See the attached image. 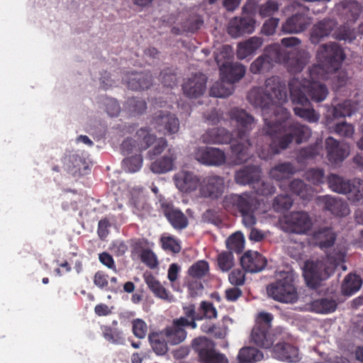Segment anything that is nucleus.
I'll use <instances>...</instances> for the list:
<instances>
[{
    "mask_svg": "<svg viewBox=\"0 0 363 363\" xmlns=\"http://www.w3.org/2000/svg\"><path fill=\"white\" fill-rule=\"evenodd\" d=\"M263 44V39L260 37H251L247 40L238 45L237 57L244 60L254 54Z\"/></svg>",
    "mask_w": 363,
    "mask_h": 363,
    "instance_id": "obj_34",
    "label": "nucleus"
},
{
    "mask_svg": "<svg viewBox=\"0 0 363 363\" xmlns=\"http://www.w3.org/2000/svg\"><path fill=\"white\" fill-rule=\"evenodd\" d=\"M339 6L342 8L347 22H354L362 12V7L356 1H344Z\"/></svg>",
    "mask_w": 363,
    "mask_h": 363,
    "instance_id": "obj_38",
    "label": "nucleus"
},
{
    "mask_svg": "<svg viewBox=\"0 0 363 363\" xmlns=\"http://www.w3.org/2000/svg\"><path fill=\"white\" fill-rule=\"evenodd\" d=\"M279 4L273 0H269L265 4H262L259 8V14L264 18L273 15L279 10Z\"/></svg>",
    "mask_w": 363,
    "mask_h": 363,
    "instance_id": "obj_63",
    "label": "nucleus"
},
{
    "mask_svg": "<svg viewBox=\"0 0 363 363\" xmlns=\"http://www.w3.org/2000/svg\"><path fill=\"white\" fill-rule=\"evenodd\" d=\"M356 31L347 25L340 26L334 33V38L338 40L352 41L356 38Z\"/></svg>",
    "mask_w": 363,
    "mask_h": 363,
    "instance_id": "obj_54",
    "label": "nucleus"
},
{
    "mask_svg": "<svg viewBox=\"0 0 363 363\" xmlns=\"http://www.w3.org/2000/svg\"><path fill=\"white\" fill-rule=\"evenodd\" d=\"M294 280L295 274L292 271L281 272L277 281L267 286V294L279 302H296L298 299V294Z\"/></svg>",
    "mask_w": 363,
    "mask_h": 363,
    "instance_id": "obj_6",
    "label": "nucleus"
},
{
    "mask_svg": "<svg viewBox=\"0 0 363 363\" xmlns=\"http://www.w3.org/2000/svg\"><path fill=\"white\" fill-rule=\"evenodd\" d=\"M132 332L138 339H144L147 333V323L140 318H136L132 321Z\"/></svg>",
    "mask_w": 363,
    "mask_h": 363,
    "instance_id": "obj_57",
    "label": "nucleus"
},
{
    "mask_svg": "<svg viewBox=\"0 0 363 363\" xmlns=\"http://www.w3.org/2000/svg\"><path fill=\"white\" fill-rule=\"evenodd\" d=\"M177 154L172 147L168 148L164 155L156 159L150 165V169L156 174H164L174 169Z\"/></svg>",
    "mask_w": 363,
    "mask_h": 363,
    "instance_id": "obj_27",
    "label": "nucleus"
},
{
    "mask_svg": "<svg viewBox=\"0 0 363 363\" xmlns=\"http://www.w3.org/2000/svg\"><path fill=\"white\" fill-rule=\"evenodd\" d=\"M311 226V219L306 212L294 211L285 217V228L289 233L305 234Z\"/></svg>",
    "mask_w": 363,
    "mask_h": 363,
    "instance_id": "obj_11",
    "label": "nucleus"
},
{
    "mask_svg": "<svg viewBox=\"0 0 363 363\" xmlns=\"http://www.w3.org/2000/svg\"><path fill=\"white\" fill-rule=\"evenodd\" d=\"M336 238L337 235L331 228H322L313 233L315 245L321 250H326L332 247Z\"/></svg>",
    "mask_w": 363,
    "mask_h": 363,
    "instance_id": "obj_32",
    "label": "nucleus"
},
{
    "mask_svg": "<svg viewBox=\"0 0 363 363\" xmlns=\"http://www.w3.org/2000/svg\"><path fill=\"white\" fill-rule=\"evenodd\" d=\"M160 206L164 216L176 230H183L188 226L187 217L173 204L167 201H160Z\"/></svg>",
    "mask_w": 363,
    "mask_h": 363,
    "instance_id": "obj_20",
    "label": "nucleus"
},
{
    "mask_svg": "<svg viewBox=\"0 0 363 363\" xmlns=\"http://www.w3.org/2000/svg\"><path fill=\"white\" fill-rule=\"evenodd\" d=\"M350 180L345 179L335 174H330L328 177V183L330 189L338 194H345L347 189L349 187Z\"/></svg>",
    "mask_w": 363,
    "mask_h": 363,
    "instance_id": "obj_45",
    "label": "nucleus"
},
{
    "mask_svg": "<svg viewBox=\"0 0 363 363\" xmlns=\"http://www.w3.org/2000/svg\"><path fill=\"white\" fill-rule=\"evenodd\" d=\"M135 137L138 138V150L140 152L147 150L151 145H154L153 147L147 152V157L151 160L160 155L168 146L166 139L163 138L157 139L155 135L150 133L147 128H142L138 130Z\"/></svg>",
    "mask_w": 363,
    "mask_h": 363,
    "instance_id": "obj_9",
    "label": "nucleus"
},
{
    "mask_svg": "<svg viewBox=\"0 0 363 363\" xmlns=\"http://www.w3.org/2000/svg\"><path fill=\"white\" fill-rule=\"evenodd\" d=\"M224 208L230 213L240 214L245 227H253L256 223L255 211L257 208V199L250 193L232 194L225 196L223 201Z\"/></svg>",
    "mask_w": 363,
    "mask_h": 363,
    "instance_id": "obj_5",
    "label": "nucleus"
},
{
    "mask_svg": "<svg viewBox=\"0 0 363 363\" xmlns=\"http://www.w3.org/2000/svg\"><path fill=\"white\" fill-rule=\"evenodd\" d=\"M207 77L205 74L198 72L186 78L183 84L184 94L190 99H196L203 95L206 89Z\"/></svg>",
    "mask_w": 363,
    "mask_h": 363,
    "instance_id": "obj_16",
    "label": "nucleus"
},
{
    "mask_svg": "<svg viewBox=\"0 0 363 363\" xmlns=\"http://www.w3.org/2000/svg\"><path fill=\"white\" fill-rule=\"evenodd\" d=\"M143 157L140 154L123 160V166L129 172H136L143 165Z\"/></svg>",
    "mask_w": 363,
    "mask_h": 363,
    "instance_id": "obj_55",
    "label": "nucleus"
},
{
    "mask_svg": "<svg viewBox=\"0 0 363 363\" xmlns=\"http://www.w3.org/2000/svg\"><path fill=\"white\" fill-rule=\"evenodd\" d=\"M202 141L206 144H228L233 141V137L225 128H214L202 135Z\"/></svg>",
    "mask_w": 363,
    "mask_h": 363,
    "instance_id": "obj_29",
    "label": "nucleus"
},
{
    "mask_svg": "<svg viewBox=\"0 0 363 363\" xmlns=\"http://www.w3.org/2000/svg\"><path fill=\"white\" fill-rule=\"evenodd\" d=\"M216 61L220 67L221 79L230 85L240 81L245 74L246 68L240 63L225 61L220 64L219 56L216 57Z\"/></svg>",
    "mask_w": 363,
    "mask_h": 363,
    "instance_id": "obj_14",
    "label": "nucleus"
},
{
    "mask_svg": "<svg viewBox=\"0 0 363 363\" xmlns=\"http://www.w3.org/2000/svg\"><path fill=\"white\" fill-rule=\"evenodd\" d=\"M255 23L254 9L246 4L242 7V16L235 17L229 21L228 33L233 38L250 34L255 29Z\"/></svg>",
    "mask_w": 363,
    "mask_h": 363,
    "instance_id": "obj_8",
    "label": "nucleus"
},
{
    "mask_svg": "<svg viewBox=\"0 0 363 363\" xmlns=\"http://www.w3.org/2000/svg\"><path fill=\"white\" fill-rule=\"evenodd\" d=\"M354 112L351 101L345 100L333 106L332 116L335 119L350 116Z\"/></svg>",
    "mask_w": 363,
    "mask_h": 363,
    "instance_id": "obj_48",
    "label": "nucleus"
},
{
    "mask_svg": "<svg viewBox=\"0 0 363 363\" xmlns=\"http://www.w3.org/2000/svg\"><path fill=\"white\" fill-rule=\"evenodd\" d=\"M187 319L179 318L173 320L172 324L163 330L167 341L172 345H179L186 337V331L184 328L187 327Z\"/></svg>",
    "mask_w": 363,
    "mask_h": 363,
    "instance_id": "obj_21",
    "label": "nucleus"
},
{
    "mask_svg": "<svg viewBox=\"0 0 363 363\" xmlns=\"http://www.w3.org/2000/svg\"><path fill=\"white\" fill-rule=\"evenodd\" d=\"M192 346L202 362L228 363L227 357L223 354L216 351L213 342L205 337L195 338Z\"/></svg>",
    "mask_w": 363,
    "mask_h": 363,
    "instance_id": "obj_10",
    "label": "nucleus"
},
{
    "mask_svg": "<svg viewBox=\"0 0 363 363\" xmlns=\"http://www.w3.org/2000/svg\"><path fill=\"white\" fill-rule=\"evenodd\" d=\"M148 340L152 350L157 355H163L168 351L167 338L163 330L152 332L148 335Z\"/></svg>",
    "mask_w": 363,
    "mask_h": 363,
    "instance_id": "obj_35",
    "label": "nucleus"
},
{
    "mask_svg": "<svg viewBox=\"0 0 363 363\" xmlns=\"http://www.w3.org/2000/svg\"><path fill=\"white\" fill-rule=\"evenodd\" d=\"M293 205V200L288 194H280L274 199L272 206L275 211H288Z\"/></svg>",
    "mask_w": 363,
    "mask_h": 363,
    "instance_id": "obj_49",
    "label": "nucleus"
},
{
    "mask_svg": "<svg viewBox=\"0 0 363 363\" xmlns=\"http://www.w3.org/2000/svg\"><path fill=\"white\" fill-rule=\"evenodd\" d=\"M295 172L296 169L293 164L289 162H284L272 167L270 169L269 174L273 179L281 181L294 174Z\"/></svg>",
    "mask_w": 363,
    "mask_h": 363,
    "instance_id": "obj_37",
    "label": "nucleus"
},
{
    "mask_svg": "<svg viewBox=\"0 0 363 363\" xmlns=\"http://www.w3.org/2000/svg\"><path fill=\"white\" fill-rule=\"evenodd\" d=\"M267 263V259L255 251H247L240 257V264L247 272H261L264 269Z\"/></svg>",
    "mask_w": 363,
    "mask_h": 363,
    "instance_id": "obj_22",
    "label": "nucleus"
},
{
    "mask_svg": "<svg viewBox=\"0 0 363 363\" xmlns=\"http://www.w3.org/2000/svg\"><path fill=\"white\" fill-rule=\"evenodd\" d=\"M224 82H217L211 88L210 94L211 96L217 98H225L232 94V90L230 88L225 87Z\"/></svg>",
    "mask_w": 363,
    "mask_h": 363,
    "instance_id": "obj_62",
    "label": "nucleus"
},
{
    "mask_svg": "<svg viewBox=\"0 0 363 363\" xmlns=\"http://www.w3.org/2000/svg\"><path fill=\"white\" fill-rule=\"evenodd\" d=\"M238 359L240 363H251L262 360L263 354L255 347H247L240 350Z\"/></svg>",
    "mask_w": 363,
    "mask_h": 363,
    "instance_id": "obj_43",
    "label": "nucleus"
},
{
    "mask_svg": "<svg viewBox=\"0 0 363 363\" xmlns=\"http://www.w3.org/2000/svg\"><path fill=\"white\" fill-rule=\"evenodd\" d=\"M327 158L331 164L342 163L350 154V148L346 144L340 143L332 137L325 140Z\"/></svg>",
    "mask_w": 363,
    "mask_h": 363,
    "instance_id": "obj_19",
    "label": "nucleus"
},
{
    "mask_svg": "<svg viewBox=\"0 0 363 363\" xmlns=\"http://www.w3.org/2000/svg\"><path fill=\"white\" fill-rule=\"evenodd\" d=\"M262 176V169L259 166L247 165L237 170L234 179L236 184L242 186L255 184L259 182Z\"/></svg>",
    "mask_w": 363,
    "mask_h": 363,
    "instance_id": "obj_24",
    "label": "nucleus"
},
{
    "mask_svg": "<svg viewBox=\"0 0 363 363\" xmlns=\"http://www.w3.org/2000/svg\"><path fill=\"white\" fill-rule=\"evenodd\" d=\"M299 84V79L296 77L289 83L291 101L296 105L294 107V114L309 123H316L319 121L320 115L314 109L308 96L298 89Z\"/></svg>",
    "mask_w": 363,
    "mask_h": 363,
    "instance_id": "obj_7",
    "label": "nucleus"
},
{
    "mask_svg": "<svg viewBox=\"0 0 363 363\" xmlns=\"http://www.w3.org/2000/svg\"><path fill=\"white\" fill-rule=\"evenodd\" d=\"M94 284L101 289L110 291H116V287L111 285L108 286V275L103 271H98L95 273L93 279Z\"/></svg>",
    "mask_w": 363,
    "mask_h": 363,
    "instance_id": "obj_53",
    "label": "nucleus"
},
{
    "mask_svg": "<svg viewBox=\"0 0 363 363\" xmlns=\"http://www.w3.org/2000/svg\"><path fill=\"white\" fill-rule=\"evenodd\" d=\"M194 157L200 163L208 166H221L225 163V152L216 147H199L195 152Z\"/></svg>",
    "mask_w": 363,
    "mask_h": 363,
    "instance_id": "obj_15",
    "label": "nucleus"
},
{
    "mask_svg": "<svg viewBox=\"0 0 363 363\" xmlns=\"http://www.w3.org/2000/svg\"><path fill=\"white\" fill-rule=\"evenodd\" d=\"M257 194L260 196H269L275 193L276 188L269 182H258L253 186Z\"/></svg>",
    "mask_w": 363,
    "mask_h": 363,
    "instance_id": "obj_60",
    "label": "nucleus"
},
{
    "mask_svg": "<svg viewBox=\"0 0 363 363\" xmlns=\"http://www.w3.org/2000/svg\"><path fill=\"white\" fill-rule=\"evenodd\" d=\"M230 123L235 126L236 138L231 145V151L239 162L248 159V150L252 146L249 134L255 125L254 117L245 110L239 108H232L228 113Z\"/></svg>",
    "mask_w": 363,
    "mask_h": 363,
    "instance_id": "obj_4",
    "label": "nucleus"
},
{
    "mask_svg": "<svg viewBox=\"0 0 363 363\" xmlns=\"http://www.w3.org/2000/svg\"><path fill=\"white\" fill-rule=\"evenodd\" d=\"M123 81L130 89L141 91L148 89L152 85V76L149 72L127 73Z\"/></svg>",
    "mask_w": 363,
    "mask_h": 363,
    "instance_id": "obj_23",
    "label": "nucleus"
},
{
    "mask_svg": "<svg viewBox=\"0 0 363 363\" xmlns=\"http://www.w3.org/2000/svg\"><path fill=\"white\" fill-rule=\"evenodd\" d=\"M250 340L257 346L266 349L271 347L274 342V336L269 333L268 327L262 326V324H255L253 327Z\"/></svg>",
    "mask_w": 363,
    "mask_h": 363,
    "instance_id": "obj_28",
    "label": "nucleus"
},
{
    "mask_svg": "<svg viewBox=\"0 0 363 363\" xmlns=\"http://www.w3.org/2000/svg\"><path fill=\"white\" fill-rule=\"evenodd\" d=\"M247 99L250 104L262 109L264 122L262 135L257 144L260 159L271 160L288 149L293 141L301 145L311 137L312 130L308 125L298 121L287 122L290 112L283 106L287 101V92L279 77L267 79L264 88H252Z\"/></svg>",
    "mask_w": 363,
    "mask_h": 363,
    "instance_id": "obj_1",
    "label": "nucleus"
},
{
    "mask_svg": "<svg viewBox=\"0 0 363 363\" xmlns=\"http://www.w3.org/2000/svg\"><path fill=\"white\" fill-rule=\"evenodd\" d=\"M310 77L311 80L305 79L299 80L298 89L305 95L306 94L313 102L320 103L325 101L329 94L327 86L323 83L315 81L317 79H313L311 76Z\"/></svg>",
    "mask_w": 363,
    "mask_h": 363,
    "instance_id": "obj_13",
    "label": "nucleus"
},
{
    "mask_svg": "<svg viewBox=\"0 0 363 363\" xmlns=\"http://www.w3.org/2000/svg\"><path fill=\"white\" fill-rule=\"evenodd\" d=\"M162 83L165 86L173 87L177 84V78L174 70L172 68H166L160 73Z\"/></svg>",
    "mask_w": 363,
    "mask_h": 363,
    "instance_id": "obj_59",
    "label": "nucleus"
},
{
    "mask_svg": "<svg viewBox=\"0 0 363 363\" xmlns=\"http://www.w3.org/2000/svg\"><path fill=\"white\" fill-rule=\"evenodd\" d=\"M306 179L313 184H319L324 181V170L320 168H311L306 174Z\"/></svg>",
    "mask_w": 363,
    "mask_h": 363,
    "instance_id": "obj_61",
    "label": "nucleus"
},
{
    "mask_svg": "<svg viewBox=\"0 0 363 363\" xmlns=\"http://www.w3.org/2000/svg\"><path fill=\"white\" fill-rule=\"evenodd\" d=\"M177 188L182 192L189 193L201 189V179L193 172L182 170L174 176Z\"/></svg>",
    "mask_w": 363,
    "mask_h": 363,
    "instance_id": "obj_17",
    "label": "nucleus"
},
{
    "mask_svg": "<svg viewBox=\"0 0 363 363\" xmlns=\"http://www.w3.org/2000/svg\"><path fill=\"white\" fill-rule=\"evenodd\" d=\"M219 269L223 272L229 271L234 266V257L232 252H222L217 257Z\"/></svg>",
    "mask_w": 363,
    "mask_h": 363,
    "instance_id": "obj_51",
    "label": "nucleus"
},
{
    "mask_svg": "<svg viewBox=\"0 0 363 363\" xmlns=\"http://www.w3.org/2000/svg\"><path fill=\"white\" fill-rule=\"evenodd\" d=\"M349 201L358 202L363 199V181L359 179L350 180L345 194Z\"/></svg>",
    "mask_w": 363,
    "mask_h": 363,
    "instance_id": "obj_40",
    "label": "nucleus"
},
{
    "mask_svg": "<svg viewBox=\"0 0 363 363\" xmlns=\"http://www.w3.org/2000/svg\"><path fill=\"white\" fill-rule=\"evenodd\" d=\"M322 150V143L315 142L313 144L300 149L296 157V160L300 163L306 160L313 159L319 155Z\"/></svg>",
    "mask_w": 363,
    "mask_h": 363,
    "instance_id": "obj_41",
    "label": "nucleus"
},
{
    "mask_svg": "<svg viewBox=\"0 0 363 363\" xmlns=\"http://www.w3.org/2000/svg\"><path fill=\"white\" fill-rule=\"evenodd\" d=\"M272 67V63L262 54L251 63L250 71L254 74H265L269 72Z\"/></svg>",
    "mask_w": 363,
    "mask_h": 363,
    "instance_id": "obj_44",
    "label": "nucleus"
},
{
    "mask_svg": "<svg viewBox=\"0 0 363 363\" xmlns=\"http://www.w3.org/2000/svg\"><path fill=\"white\" fill-rule=\"evenodd\" d=\"M152 124L157 131L164 134L176 133L179 128V121L175 115L164 111L155 113Z\"/></svg>",
    "mask_w": 363,
    "mask_h": 363,
    "instance_id": "obj_12",
    "label": "nucleus"
},
{
    "mask_svg": "<svg viewBox=\"0 0 363 363\" xmlns=\"http://www.w3.org/2000/svg\"><path fill=\"white\" fill-rule=\"evenodd\" d=\"M101 330L103 337L108 342L115 345H123L125 343V337L121 330L107 325L102 326Z\"/></svg>",
    "mask_w": 363,
    "mask_h": 363,
    "instance_id": "obj_46",
    "label": "nucleus"
},
{
    "mask_svg": "<svg viewBox=\"0 0 363 363\" xmlns=\"http://www.w3.org/2000/svg\"><path fill=\"white\" fill-rule=\"evenodd\" d=\"M228 252L240 253L245 247L244 237L241 233H235L229 237L227 241Z\"/></svg>",
    "mask_w": 363,
    "mask_h": 363,
    "instance_id": "obj_50",
    "label": "nucleus"
},
{
    "mask_svg": "<svg viewBox=\"0 0 363 363\" xmlns=\"http://www.w3.org/2000/svg\"><path fill=\"white\" fill-rule=\"evenodd\" d=\"M306 60L301 53L296 49L288 50L287 55L284 59L283 65L291 73H298L302 71Z\"/></svg>",
    "mask_w": 363,
    "mask_h": 363,
    "instance_id": "obj_33",
    "label": "nucleus"
},
{
    "mask_svg": "<svg viewBox=\"0 0 363 363\" xmlns=\"http://www.w3.org/2000/svg\"><path fill=\"white\" fill-rule=\"evenodd\" d=\"M311 307L318 313H329L335 311L337 303L332 298H322L313 301Z\"/></svg>",
    "mask_w": 363,
    "mask_h": 363,
    "instance_id": "obj_42",
    "label": "nucleus"
},
{
    "mask_svg": "<svg viewBox=\"0 0 363 363\" xmlns=\"http://www.w3.org/2000/svg\"><path fill=\"white\" fill-rule=\"evenodd\" d=\"M209 270L208 263L204 260H200L194 263L189 269V276L194 278L204 277Z\"/></svg>",
    "mask_w": 363,
    "mask_h": 363,
    "instance_id": "obj_52",
    "label": "nucleus"
},
{
    "mask_svg": "<svg viewBox=\"0 0 363 363\" xmlns=\"http://www.w3.org/2000/svg\"><path fill=\"white\" fill-rule=\"evenodd\" d=\"M225 189L223 177L218 175H208L201 179L200 191L204 197L218 199Z\"/></svg>",
    "mask_w": 363,
    "mask_h": 363,
    "instance_id": "obj_18",
    "label": "nucleus"
},
{
    "mask_svg": "<svg viewBox=\"0 0 363 363\" xmlns=\"http://www.w3.org/2000/svg\"><path fill=\"white\" fill-rule=\"evenodd\" d=\"M307 17L303 13H296L287 18L281 26L284 33H298L303 31L308 25Z\"/></svg>",
    "mask_w": 363,
    "mask_h": 363,
    "instance_id": "obj_31",
    "label": "nucleus"
},
{
    "mask_svg": "<svg viewBox=\"0 0 363 363\" xmlns=\"http://www.w3.org/2000/svg\"><path fill=\"white\" fill-rule=\"evenodd\" d=\"M317 64L309 68V76L313 79L329 80L330 74L341 69L346 54L337 43L330 42L319 46L316 52Z\"/></svg>",
    "mask_w": 363,
    "mask_h": 363,
    "instance_id": "obj_3",
    "label": "nucleus"
},
{
    "mask_svg": "<svg viewBox=\"0 0 363 363\" xmlns=\"http://www.w3.org/2000/svg\"><path fill=\"white\" fill-rule=\"evenodd\" d=\"M336 22L331 19H323L313 25L310 34L312 44L317 45L328 37L336 26Z\"/></svg>",
    "mask_w": 363,
    "mask_h": 363,
    "instance_id": "obj_26",
    "label": "nucleus"
},
{
    "mask_svg": "<svg viewBox=\"0 0 363 363\" xmlns=\"http://www.w3.org/2000/svg\"><path fill=\"white\" fill-rule=\"evenodd\" d=\"M273 357L281 361L296 362L298 361V348L289 343H278L273 348Z\"/></svg>",
    "mask_w": 363,
    "mask_h": 363,
    "instance_id": "obj_30",
    "label": "nucleus"
},
{
    "mask_svg": "<svg viewBox=\"0 0 363 363\" xmlns=\"http://www.w3.org/2000/svg\"><path fill=\"white\" fill-rule=\"evenodd\" d=\"M287 52L288 50L282 48L279 44L274 43L265 47L263 54L274 66V63L283 64Z\"/></svg>",
    "mask_w": 363,
    "mask_h": 363,
    "instance_id": "obj_36",
    "label": "nucleus"
},
{
    "mask_svg": "<svg viewBox=\"0 0 363 363\" xmlns=\"http://www.w3.org/2000/svg\"><path fill=\"white\" fill-rule=\"evenodd\" d=\"M329 79H331L333 88L337 90L347 84L348 78L345 71L339 69L335 73L330 74Z\"/></svg>",
    "mask_w": 363,
    "mask_h": 363,
    "instance_id": "obj_58",
    "label": "nucleus"
},
{
    "mask_svg": "<svg viewBox=\"0 0 363 363\" xmlns=\"http://www.w3.org/2000/svg\"><path fill=\"white\" fill-rule=\"evenodd\" d=\"M346 251L337 247L325 257L316 260H307L303 268V275L307 286L318 288L321 281L327 279L336 267L345 262Z\"/></svg>",
    "mask_w": 363,
    "mask_h": 363,
    "instance_id": "obj_2",
    "label": "nucleus"
},
{
    "mask_svg": "<svg viewBox=\"0 0 363 363\" xmlns=\"http://www.w3.org/2000/svg\"><path fill=\"white\" fill-rule=\"evenodd\" d=\"M145 281L150 291L157 297L166 299L168 294L165 288L152 274L145 276Z\"/></svg>",
    "mask_w": 363,
    "mask_h": 363,
    "instance_id": "obj_47",
    "label": "nucleus"
},
{
    "mask_svg": "<svg viewBox=\"0 0 363 363\" xmlns=\"http://www.w3.org/2000/svg\"><path fill=\"white\" fill-rule=\"evenodd\" d=\"M140 259L141 261L150 269H155L158 265V261L156 255L149 249H145L142 251Z\"/></svg>",
    "mask_w": 363,
    "mask_h": 363,
    "instance_id": "obj_64",
    "label": "nucleus"
},
{
    "mask_svg": "<svg viewBox=\"0 0 363 363\" xmlns=\"http://www.w3.org/2000/svg\"><path fill=\"white\" fill-rule=\"evenodd\" d=\"M127 106L130 111L135 114H143L147 109L145 101L138 98H130L128 99Z\"/></svg>",
    "mask_w": 363,
    "mask_h": 363,
    "instance_id": "obj_56",
    "label": "nucleus"
},
{
    "mask_svg": "<svg viewBox=\"0 0 363 363\" xmlns=\"http://www.w3.org/2000/svg\"><path fill=\"white\" fill-rule=\"evenodd\" d=\"M362 281L359 276L349 274L344 279L342 285V291L344 295L351 296L361 288Z\"/></svg>",
    "mask_w": 363,
    "mask_h": 363,
    "instance_id": "obj_39",
    "label": "nucleus"
},
{
    "mask_svg": "<svg viewBox=\"0 0 363 363\" xmlns=\"http://www.w3.org/2000/svg\"><path fill=\"white\" fill-rule=\"evenodd\" d=\"M318 201L323 205L325 210L330 212L335 216L344 217L350 212L347 202L340 199L326 195L319 197Z\"/></svg>",
    "mask_w": 363,
    "mask_h": 363,
    "instance_id": "obj_25",
    "label": "nucleus"
}]
</instances>
